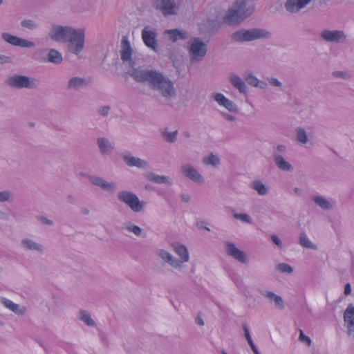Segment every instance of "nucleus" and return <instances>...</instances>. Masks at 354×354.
Listing matches in <instances>:
<instances>
[{
  "mask_svg": "<svg viewBox=\"0 0 354 354\" xmlns=\"http://www.w3.org/2000/svg\"><path fill=\"white\" fill-rule=\"evenodd\" d=\"M145 178L151 181L158 184H166L168 185H171V181L169 178L166 176H160L153 172L148 173L145 175Z\"/></svg>",
  "mask_w": 354,
  "mask_h": 354,
  "instance_id": "31",
  "label": "nucleus"
},
{
  "mask_svg": "<svg viewBox=\"0 0 354 354\" xmlns=\"http://www.w3.org/2000/svg\"><path fill=\"white\" fill-rule=\"evenodd\" d=\"M5 84L10 88L15 89H33L37 87L39 81L33 77L19 74H15L8 77L5 80Z\"/></svg>",
  "mask_w": 354,
  "mask_h": 354,
  "instance_id": "5",
  "label": "nucleus"
},
{
  "mask_svg": "<svg viewBox=\"0 0 354 354\" xmlns=\"http://www.w3.org/2000/svg\"><path fill=\"white\" fill-rule=\"evenodd\" d=\"M118 198L120 201L127 205L133 212L143 211L146 203L140 201L138 196L129 191H120L118 193Z\"/></svg>",
  "mask_w": 354,
  "mask_h": 354,
  "instance_id": "7",
  "label": "nucleus"
},
{
  "mask_svg": "<svg viewBox=\"0 0 354 354\" xmlns=\"http://www.w3.org/2000/svg\"><path fill=\"white\" fill-rule=\"evenodd\" d=\"M97 143L102 154H109L114 149V144L111 142L106 138H98Z\"/></svg>",
  "mask_w": 354,
  "mask_h": 354,
  "instance_id": "28",
  "label": "nucleus"
},
{
  "mask_svg": "<svg viewBox=\"0 0 354 354\" xmlns=\"http://www.w3.org/2000/svg\"><path fill=\"white\" fill-rule=\"evenodd\" d=\"M275 269L281 273L291 274L294 272V268L289 264L286 263H280L277 264Z\"/></svg>",
  "mask_w": 354,
  "mask_h": 354,
  "instance_id": "38",
  "label": "nucleus"
},
{
  "mask_svg": "<svg viewBox=\"0 0 354 354\" xmlns=\"http://www.w3.org/2000/svg\"><path fill=\"white\" fill-rule=\"evenodd\" d=\"M1 303L8 309L19 315H24L26 313L25 307L21 308L19 305L5 297H0Z\"/></svg>",
  "mask_w": 354,
  "mask_h": 354,
  "instance_id": "27",
  "label": "nucleus"
},
{
  "mask_svg": "<svg viewBox=\"0 0 354 354\" xmlns=\"http://www.w3.org/2000/svg\"><path fill=\"white\" fill-rule=\"evenodd\" d=\"M21 245L25 250L28 251L37 252L39 254H43L44 252V247L42 244L29 238L21 239Z\"/></svg>",
  "mask_w": 354,
  "mask_h": 354,
  "instance_id": "23",
  "label": "nucleus"
},
{
  "mask_svg": "<svg viewBox=\"0 0 354 354\" xmlns=\"http://www.w3.org/2000/svg\"><path fill=\"white\" fill-rule=\"evenodd\" d=\"M286 152L287 147L285 145H277L274 147L273 153H279L282 156V154L286 153Z\"/></svg>",
  "mask_w": 354,
  "mask_h": 354,
  "instance_id": "51",
  "label": "nucleus"
},
{
  "mask_svg": "<svg viewBox=\"0 0 354 354\" xmlns=\"http://www.w3.org/2000/svg\"><path fill=\"white\" fill-rule=\"evenodd\" d=\"M268 83L264 81L259 80L257 85L256 86L257 88H259L261 89H266L267 88Z\"/></svg>",
  "mask_w": 354,
  "mask_h": 354,
  "instance_id": "57",
  "label": "nucleus"
},
{
  "mask_svg": "<svg viewBox=\"0 0 354 354\" xmlns=\"http://www.w3.org/2000/svg\"><path fill=\"white\" fill-rule=\"evenodd\" d=\"M79 319L88 326H94L95 325V323L91 318L90 313L85 310H80Z\"/></svg>",
  "mask_w": 354,
  "mask_h": 354,
  "instance_id": "35",
  "label": "nucleus"
},
{
  "mask_svg": "<svg viewBox=\"0 0 354 354\" xmlns=\"http://www.w3.org/2000/svg\"><path fill=\"white\" fill-rule=\"evenodd\" d=\"M180 198L182 201L185 203H188L190 201V196L188 194H183L180 196Z\"/></svg>",
  "mask_w": 354,
  "mask_h": 354,
  "instance_id": "59",
  "label": "nucleus"
},
{
  "mask_svg": "<svg viewBox=\"0 0 354 354\" xmlns=\"http://www.w3.org/2000/svg\"><path fill=\"white\" fill-rule=\"evenodd\" d=\"M6 214L0 210V219H6Z\"/></svg>",
  "mask_w": 354,
  "mask_h": 354,
  "instance_id": "63",
  "label": "nucleus"
},
{
  "mask_svg": "<svg viewBox=\"0 0 354 354\" xmlns=\"http://www.w3.org/2000/svg\"><path fill=\"white\" fill-rule=\"evenodd\" d=\"M299 243L304 248L316 249V245L312 243V242L309 240L307 235L304 232L300 234Z\"/></svg>",
  "mask_w": 354,
  "mask_h": 354,
  "instance_id": "40",
  "label": "nucleus"
},
{
  "mask_svg": "<svg viewBox=\"0 0 354 354\" xmlns=\"http://www.w3.org/2000/svg\"><path fill=\"white\" fill-rule=\"evenodd\" d=\"M247 2L245 0H237L232 8L228 10L224 17V21L227 24L233 25L241 23L250 12L247 10Z\"/></svg>",
  "mask_w": 354,
  "mask_h": 354,
  "instance_id": "4",
  "label": "nucleus"
},
{
  "mask_svg": "<svg viewBox=\"0 0 354 354\" xmlns=\"http://www.w3.org/2000/svg\"><path fill=\"white\" fill-rule=\"evenodd\" d=\"M121 59L124 62H130L131 60L133 50L127 37L123 36L121 40Z\"/></svg>",
  "mask_w": 354,
  "mask_h": 354,
  "instance_id": "22",
  "label": "nucleus"
},
{
  "mask_svg": "<svg viewBox=\"0 0 354 354\" xmlns=\"http://www.w3.org/2000/svg\"><path fill=\"white\" fill-rule=\"evenodd\" d=\"M187 52L192 64L201 62L207 55V45L201 37H191L187 42Z\"/></svg>",
  "mask_w": 354,
  "mask_h": 354,
  "instance_id": "3",
  "label": "nucleus"
},
{
  "mask_svg": "<svg viewBox=\"0 0 354 354\" xmlns=\"http://www.w3.org/2000/svg\"><path fill=\"white\" fill-rule=\"evenodd\" d=\"M250 187L255 190L260 196H265L268 192L267 187L259 180L252 181L250 184Z\"/></svg>",
  "mask_w": 354,
  "mask_h": 354,
  "instance_id": "32",
  "label": "nucleus"
},
{
  "mask_svg": "<svg viewBox=\"0 0 354 354\" xmlns=\"http://www.w3.org/2000/svg\"><path fill=\"white\" fill-rule=\"evenodd\" d=\"M222 106L231 113H237L239 112L237 105L233 101L229 100L228 98L225 100Z\"/></svg>",
  "mask_w": 354,
  "mask_h": 354,
  "instance_id": "42",
  "label": "nucleus"
},
{
  "mask_svg": "<svg viewBox=\"0 0 354 354\" xmlns=\"http://www.w3.org/2000/svg\"><path fill=\"white\" fill-rule=\"evenodd\" d=\"M221 115L226 120L233 122L236 120V117L232 114L227 113L226 112H221Z\"/></svg>",
  "mask_w": 354,
  "mask_h": 354,
  "instance_id": "54",
  "label": "nucleus"
},
{
  "mask_svg": "<svg viewBox=\"0 0 354 354\" xmlns=\"http://www.w3.org/2000/svg\"><path fill=\"white\" fill-rule=\"evenodd\" d=\"M68 50L75 55H80L84 48L85 43V30L83 28L74 29V31L68 37Z\"/></svg>",
  "mask_w": 354,
  "mask_h": 354,
  "instance_id": "6",
  "label": "nucleus"
},
{
  "mask_svg": "<svg viewBox=\"0 0 354 354\" xmlns=\"http://www.w3.org/2000/svg\"><path fill=\"white\" fill-rule=\"evenodd\" d=\"M35 59L42 62H48L54 64H59L63 62V57L62 53L59 52L57 49L50 48L48 50L47 59L43 58L39 59L38 58H35Z\"/></svg>",
  "mask_w": 354,
  "mask_h": 354,
  "instance_id": "25",
  "label": "nucleus"
},
{
  "mask_svg": "<svg viewBox=\"0 0 354 354\" xmlns=\"http://www.w3.org/2000/svg\"><path fill=\"white\" fill-rule=\"evenodd\" d=\"M88 82L85 78L80 77H73L70 78L67 83V88L68 90L77 91L81 88L87 86Z\"/></svg>",
  "mask_w": 354,
  "mask_h": 354,
  "instance_id": "29",
  "label": "nucleus"
},
{
  "mask_svg": "<svg viewBox=\"0 0 354 354\" xmlns=\"http://www.w3.org/2000/svg\"><path fill=\"white\" fill-rule=\"evenodd\" d=\"M38 220L43 224L51 226L53 225V221L50 219H48L47 217L41 216L38 218Z\"/></svg>",
  "mask_w": 354,
  "mask_h": 354,
  "instance_id": "55",
  "label": "nucleus"
},
{
  "mask_svg": "<svg viewBox=\"0 0 354 354\" xmlns=\"http://www.w3.org/2000/svg\"><path fill=\"white\" fill-rule=\"evenodd\" d=\"M128 73L136 82L147 83L149 88L162 98L164 104L172 106L173 101L176 97V90L174 82L162 73L138 67L132 68Z\"/></svg>",
  "mask_w": 354,
  "mask_h": 354,
  "instance_id": "1",
  "label": "nucleus"
},
{
  "mask_svg": "<svg viewBox=\"0 0 354 354\" xmlns=\"http://www.w3.org/2000/svg\"><path fill=\"white\" fill-rule=\"evenodd\" d=\"M180 170L184 176L194 183L201 184L204 182L203 176L192 165L189 164L183 165L181 166Z\"/></svg>",
  "mask_w": 354,
  "mask_h": 354,
  "instance_id": "16",
  "label": "nucleus"
},
{
  "mask_svg": "<svg viewBox=\"0 0 354 354\" xmlns=\"http://www.w3.org/2000/svg\"><path fill=\"white\" fill-rule=\"evenodd\" d=\"M351 287L350 283H346L344 286V294L346 295H348L351 294Z\"/></svg>",
  "mask_w": 354,
  "mask_h": 354,
  "instance_id": "58",
  "label": "nucleus"
},
{
  "mask_svg": "<svg viewBox=\"0 0 354 354\" xmlns=\"http://www.w3.org/2000/svg\"><path fill=\"white\" fill-rule=\"evenodd\" d=\"M165 34L169 37V39L171 42H176L178 40H185L189 37L187 32L177 28L166 30Z\"/></svg>",
  "mask_w": 354,
  "mask_h": 354,
  "instance_id": "26",
  "label": "nucleus"
},
{
  "mask_svg": "<svg viewBox=\"0 0 354 354\" xmlns=\"http://www.w3.org/2000/svg\"><path fill=\"white\" fill-rule=\"evenodd\" d=\"M142 39L149 48L153 50L155 52L158 51V41H157V31L155 28H152L150 26H145L142 30Z\"/></svg>",
  "mask_w": 354,
  "mask_h": 354,
  "instance_id": "10",
  "label": "nucleus"
},
{
  "mask_svg": "<svg viewBox=\"0 0 354 354\" xmlns=\"http://www.w3.org/2000/svg\"><path fill=\"white\" fill-rule=\"evenodd\" d=\"M299 340L308 345V346L311 344V339L309 337L304 335L302 330H299Z\"/></svg>",
  "mask_w": 354,
  "mask_h": 354,
  "instance_id": "49",
  "label": "nucleus"
},
{
  "mask_svg": "<svg viewBox=\"0 0 354 354\" xmlns=\"http://www.w3.org/2000/svg\"><path fill=\"white\" fill-rule=\"evenodd\" d=\"M203 224H204V222L201 221V222L197 223V226L198 227H204L206 230L210 231V229L207 226H203Z\"/></svg>",
  "mask_w": 354,
  "mask_h": 354,
  "instance_id": "61",
  "label": "nucleus"
},
{
  "mask_svg": "<svg viewBox=\"0 0 354 354\" xmlns=\"http://www.w3.org/2000/svg\"><path fill=\"white\" fill-rule=\"evenodd\" d=\"M12 193L8 190L0 191V202H8L12 198Z\"/></svg>",
  "mask_w": 354,
  "mask_h": 354,
  "instance_id": "47",
  "label": "nucleus"
},
{
  "mask_svg": "<svg viewBox=\"0 0 354 354\" xmlns=\"http://www.w3.org/2000/svg\"><path fill=\"white\" fill-rule=\"evenodd\" d=\"M346 35L343 30L324 29L320 33L322 39L326 42L340 43L346 39Z\"/></svg>",
  "mask_w": 354,
  "mask_h": 354,
  "instance_id": "11",
  "label": "nucleus"
},
{
  "mask_svg": "<svg viewBox=\"0 0 354 354\" xmlns=\"http://www.w3.org/2000/svg\"><path fill=\"white\" fill-rule=\"evenodd\" d=\"M296 137L298 142L306 144L308 142V136L305 129L302 127H298L296 129Z\"/></svg>",
  "mask_w": 354,
  "mask_h": 354,
  "instance_id": "39",
  "label": "nucleus"
},
{
  "mask_svg": "<svg viewBox=\"0 0 354 354\" xmlns=\"http://www.w3.org/2000/svg\"><path fill=\"white\" fill-rule=\"evenodd\" d=\"M180 5V0H155L154 8L164 16L176 15Z\"/></svg>",
  "mask_w": 354,
  "mask_h": 354,
  "instance_id": "9",
  "label": "nucleus"
},
{
  "mask_svg": "<svg viewBox=\"0 0 354 354\" xmlns=\"http://www.w3.org/2000/svg\"><path fill=\"white\" fill-rule=\"evenodd\" d=\"M274 162L276 166L281 171H291L293 170L292 165L286 161L284 158L279 153H273Z\"/></svg>",
  "mask_w": 354,
  "mask_h": 354,
  "instance_id": "30",
  "label": "nucleus"
},
{
  "mask_svg": "<svg viewBox=\"0 0 354 354\" xmlns=\"http://www.w3.org/2000/svg\"><path fill=\"white\" fill-rule=\"evenodd\" d=\"M259 80L252 74H249L245 77V81L247 83L254 87H256Z\"/></svg>",
  "mask_w": 354,
  "mask_h": 354,
  "instance_id": "48",
  "label": "nucleus"
},
{
  "mask_svg": "<svg viewBox=\"0 0 354 354\" xmlns=\"http://www.w3.org/2000/svg\"><path fill=\"white\" fill-rule=\"evenodd\" d=\"M310 1L311 0H286L284 7L290 13H297Z\"/></svg>",
  "mask_w": 354,
  "mask_h": 354,
  "instance_id": "20",
  "label": "nucleus"
},
{
  "mask_svg": "<svg viewBox=\"0 0 354 354\" xmlns=\"http://www.w3.org/2000/svg\"><path fill=\"white\" fill-rule=\"evenodd\" d=\"M12 62V59L10 56L0 54V64H10Z\"/></svg>",
  "mask_w": 354,
  "mask_h": 354,
  "instance_id": "53",
  "label": "nucleus"
},
{
  "mask_svg": "<svg viewBox=\"0 0 354 354\" xmlns=\"http://www.w3.org/2000/svg\"><path fill=\"white\" fill-rule=\"evenodd\" d=\"M74 29L72 26L52 24L48 36L55 42H66Z\"/></svg>",
  "mask_w": 354,
  "mask_h": 354,
  "instance_id": "8",
  "label": "nucleus"
},
{
  "mask_svg": "<svg viewBox=\"0 0 354 354\" xmlns=\"http://www.w3.org/2000/svg\"><path fill=\"white\" fill-rule=\"evenodd\" d=\"M267 81L270 85L274 87L281 88L282 83L275 77H268Z\"/></svg>",
  "mask_w": 354,
  "mask_h": 354,
  "instance_id": "50",
  "label": "nucleus"
},
{
  "mask_svg": "<svg viewBox=\"0 0 354 354\" xmlns=\"http://www.w3.org/2000/svg\"><path fill=\"white\" fill-rule=\"evenodd\" d=\"M89 182L100 188L103 191L107 192L110 194H113L117 189V185L114 182H108L103 178L95 176L90 175L88 176Z\"/></svg>",
  "mask_w": 354,
  "mask_h": 354,
  "instance_id": "13",
  "label": "nucleus"
},
{
  "mask_svg": "<svg viewBox=\"0 0 354 354\" xmlns=\"http://www.w3.org/2000/svg\"><path fill=\"white\" fill-rule=\"evenodd\" d=\"M312 200L317 205L324 210H329L333 207L330 203L322 196H313Z\"/></svg>",
  "mask_w": 354,
  "mask_h": 354,
  "instance_id": "33",
  "label": "nucleus"
},
{
  "mask_svg": "<svg viewBox=\"0 0 354 354\" xmlns=\"http://www.w3.org/2000/svg\"><path fill=\"white\" fill-rule=\"evenodd\" d=\"M232 215L235 219L240 220L243 223H251L252 222L251 217L247 214L236 213L232 211Z\"/></svg>",
  "mask_w": 354,
  "mask_h": 354,
  "instance_id": "43",
  "label": "nucleus"
},
{
  "mask_svg": "<svg viewBox=\"0 0 354 354\" xmlns=\"http://www.w3.org/2000/svg\"><path fill=\"white\" fill-rule=\"evenodd\" d=\"M270 239L272 241L277 245L279 248H281L283 247L282 243L280 240V239L275 234H272L270 236Z\"/></svg>",
  "mask_w": 354,
  "mask_h": 354,
  "instance_id": "56",
  "label": "nucleus"
},
{
  "mask_svg": "<svg viewBox=\"0 0 354 354\" xmlns=\"http://www.w3.org/2000/svg\"><path fill=\"white\" fill-rule=\"evenodd\" d=\"M21 25L22 27L29 30H35L38 28V24L32 19H24L21 21Z\"/></svg>",
  "mask_w": 354,
  "mask_h": 354,
  "instance_id": "44",
  "label": "nucleus"
},
{
  "mask_svg": "<svg viewBox=\"0 0 354 354\" xmlns=\"http://www.w3.org/2000/svg\"><path fill=\"white\" fill-rule=\"evenodd\" d=\"M156 254L165 263L169 264L172 268L180 269V262L171 253L164 249H157Z\"/></svg>",
  "mask_w": 354,
  "mask_h": 354,
  "instance_id": "18",
  "label": "nucleus"
},
{
  "mask_svg": "<svg viewBox=\"0 0 354 354\" xmlns=\"http://www.w3.org/2000/svg\"><path fill=\"white\" fill-rule=\"evenodd\" d=\"M271 33L263 28H254L250 29H240L230 35V39L234 42L243 43L261 39H269Z\"/></svg>",
  "mask_w": 354,
  "mask_h": 354,
  "instance_id": "2",
  "label": "nucleus"
},
{
  "mask_svg": "<svg viewBox=\"0 0 354 354\" xmlns=\"http://www.w3.org/2000/svg\"><path fill=\"white\" fill-rule=\"evenodd\" d=\"M110 109L109 106H102L98 109L97 112L101 116L106 117L109 114Z\"/></svg>",
  "mask_w": 354,
  "mask_h": 354,
  "instance_id": "52",
  "label": "nucleus"
},
{
  "mask_svg": "<svg viewBox=\"0 0 354 354\" xmlns=\"http://www.w3.org/2000/svg\"><path fill=\"white\" fill-rule=\"evenodd\" d=\"M68 201H70L71 203H74V201H75V198L73 196H68Z\"/></svg>",
  "mask_w": 354,
  "mask_h": 354,
  "instance_id": "64",
  "label": "nucleus"
},
{
  "mask_svg": "<svg viewBox=\"0 0 354 354\" xmlns=\"http://www.w3.org/2000/svg\"><path fill=\"white\" fill-rule=\"evenodd\" d=\"M226 247L227 254L233 257L237 261L241 263H247L248 262V258L245 252L239 250L234 243L226 241L225 243Z\"/></svg>",
  "mask_w": 354,
  "mask_h": 354,
  "instance_id": "15",
  "label": "nucleus"
},
{
  "mask_svg": "<svg viewBox=\"0 0 354 354\" xmlns=\"http://www.w3.org/2000/svg\"><path fill=\"white\" fill-rule=\"evenodd\" d=\"M212 97L221 106H223L227 99V97L221 93H213L212 94Z\"/></svg>",
  "mask_w": 354,
  "mask_h": 354,
  "instance_id": "46",
  "label": "nucleus"
},
{
  "mask_svg": "<svg viewBox=\"0 0 354 354\" xmlns=\"http://www.w3.org/2000/svg\"><path fill=\"white\" fill-rule=\"evenodd\" d=\"M81 212L84 215H88L89 214V210L86 208H82Z\"/></svg>",
  "mask_w": 354,
  "mask_h": 354,
  "instance_id": "62",
  "label": "nucleus"
},
{
  "mask_svg": "<svg viewBox=\"0 0 354 354\" xmlns=\"http://www.w3.org/2000/svg\"><path fill=\"white\" fill-rule=\"evenodd\" d=\"M196 323L198 325H199V326H204V321H203V319L201 317H199V316H198V317L196 318Z\"/></svg>",
  "mask_w": 354,
  "mask_h": 354,
  "instance_id": "60",
  "label": "nucleus"
},
{
  "mask_svg": "<svg viewBox=\"0 0 354 354\" xmlns=\"http://www.w3.org/2000/svg\"><path fill=\"white\" fill-rule=\"evenodd\" d=\"M124 228L129 232L133 233L136 236H140L142 232L141 227L130 223H127Z\"/></svg>",
  "mask_w": 354,
  "mask_h": 354,
  "instance_id": "45",
  "label": "nucleus"
},
{
  "mask_svg": "<svg viewBox=\"0 0 354 354\" xmlns=\"http://www.w3.org/2000/svg\"><path fill=\"white\" fill-rule=\"evenodd\" d=\"M203 162L207 165L217 167L221 163V159L217 155L211 153L209 156L203 158Z\"/></svg>",
  "mask_w": 354,
  "mask_h": 354,
  "instance_id": "34",
  "label": "nucleus"
},
{
  "mask_svg": "<svg viewBox=\"0 0 354 354\" xmlns=\"http://www.w3.org/2000/svg\"><path fill=\"white\" fill-rule=\"evenodd\" d=\"M242 327H243V329L244 330V335H245V337L248 341V343L249 344L250 346L251 347L252 350L253 351V352L255 353V354H259V351L257 348V347L255 346L252 338H251V336H250V331H249V328L247 326L246 324H242Z\"/></svg>",
  "mask_w": 354,
  "mask_h": 354,
  "instance_id": "36",
  "label": "nucleus"
},
{
  "mask_svg": "<svg viewBox=\"0 0 354 354\" xmlns=\"http://www.w3.org/2000/svg\"><path fill=\"white\" fill-rule=\"evenodd\" d=\"M1 38L4 41L14 46L22 48H34L35 46L34 41L19 37L8 32H3Z\"/></svg>",
  "mask_w": 354,
  "mask_h": 354,
  "instance_id": "12",
  "label": "nucleus"
},
{
  "mask_svg": "<svg viewBox=\"0 0 354 354\" xmlns=\"http://www.w3.org/2000/svg\"><path fill=\"white\" fill-rule=\"evenodd\" d=\"M228 79L232 86L237 89L240 93H246L247 86L245 82L238 75L231 73L229 75Z\"/></svg>",
  "mask_w": 354,
  "mask_h": 354,
  "instance_id": "24",
  "label": "nucleus"
},
{
  "mask_svg": "<svg viewBox=\"0 0 354 354\" xmlns=\"http://www.w3.org/2000/svg\"><path fill=\"white\" fill-rule=\"evenodd\" d=\"M162 137L163 139L169 143L174 142L177 139L178 131L176 130L172 132H169L166 129L165 131L161 132Z\"/></svg>",
  "mask_w": 354,
  "mask_h": 354,
  "instance_id": "37",
  "label": "nucleus"
},
{
  "mask_svg": "<svg viewBox=\"0 0 354 354\" xmlns=\"http://www.w3.org/2000/svg\"><path fill=\"white\" fill-rule=\"evenodd\" d=\"M344 326L348 336L354 337V305L350 304L343 315Z\"/></svg>",
  "mask_w": 354,
  "mask_h": 354,
  "instance_id": "14",
  "label": "nucleus"
},
{
  "mask_svg": "<svg viewBox=\"0 0 354 354\" xmlns=\"http://www.w3.org/2000/svg\"><path fill=\"white\" fill-rule=\"evenodd\" d=\"M174 252L180 257V259H178L180 262V269L182 268V264L183 263L187 262L189 260V254L187 248L185 245L178 243L175 242L171 243V245Z\"/></svg>",
  "mask_w": 354,
  "mask_h": 354,
  "instance_id": "19",
  "label": "nucleus"
},
{
  "mask_svg": "<svg viewBox=\"0 0 354 354\" xmlns=\"http://www.w3.org/2000/svg\"><path fill=\"white\" fill-rule=\"evenodd\" d=\"M259 292L270 301L274 302L277 308L279 310H283L285 308V304L281 296L276 295L274 292L261 289L259 290Z\"/></svg>",
  "mask_w": 354,
  "mask_h": 354,
  "instance_id": "21",
  "label": "nucleus"
},
{
  "mask_svg": "<svg viewBox=\"0 0 354 354\" xmlns=\"http://www.w3.org/2000/svg\"><path fill=\"white\" fill-rule=\"evenodd\" d=\"M124 162L129 167H136L140 169H147L149 167V163L140 158L131 156L129 153H124L122 156Z\"/></svg>",
  "mask_w": 354,
  "mask_h": 354,
  "instance_id": "17",
  "label": "nucleus"
},
{
  "mask_svg": "<svg viewBox=\"0 0 354 354\" xmlns=\"http://www.w3.org/2000/svg\"><path fill=\"white\" fill-rule=\"evenodd\" d=\"M331 75L334 78L344 80H350L352 77L351 73L347 71H335Z\"/></svg>",
  "mask_w": 354,
  "mask_h": 354,
  "instance_id": "41",
  "label": "nucleus"
}]
</instances>
